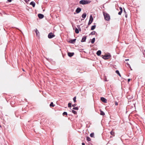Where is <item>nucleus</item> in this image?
I'll return each mask as SVG.
<instances>
[{"label":"nucleus","instance_id":"obj_24","mask_svg":"<svg viewBox=\"0 0 145 145\" xmlns=\"http://www.w3.org/2000/svg\"><path fill=\"white\" fill-rule=\"evenodd\" d=\"M90 136L91 137H94V133H92L90 134Z\"/></svg>","mask_w":145,"mask_h":145},{"label":"nucleus","instance_id":"obj_2","mask_svg":"<svg viewBox=\"0 0 145 145\" xmlns=\"http://www.w3.org/2000/svg\"><path fill=\"white\" fill-rule=\"evenodd\" d=\"M101 56H102V58L105 59H108L110 58V55H105L104 56L102 55Z\"/></svg>","mask_w":145,"mask_h":145},{"label":"nucleus","instance_id":"obj_46","mask_svg":"<svg viewBox=\"0 0 145 145\" xmlns=\"http://www.w3.org/2000/svg\"><path fill=\"white\" fill-rule=\"evenodd\" d=\"M83 20V19H81V20Z\"/></svg>","mask_w":145,"mask_h":145},{"label":"nucleus","instance_id":"obj_25","mask_svg":"<svg viewBox=\"0 0 145 145\" xmlns=\"http://www.w3.org/2000/svg\"><path fill=\"white\" fill-rule=\"evenodd\" d=\"M86 140L88 141H90L91 140V138L88 137H86Z\"/></svg>","mask_w":145,"mask_h":145},{"label":"nucleus","instance_id":"obj_8","mask_svg":"<svg viewBox=\"0 0 145 145\" xmlns=\"http://www.w3.org/2000/svg\"><path fill=\"white\" fill-rule=\"evenodd\" d=\"M76 40V39H71L69 41V42L70 43H71L73 44V43H74V42H75Z\"/></svg>","mask_w":145,"mask_h":145},{"label":"nucleus","instance_id":"obj_27","mask_svg":"<svg viewBox=\"0 0 145 145\" xmlns=\"http://www.w3.org/2000/svg\"><path fill=\"white\" fill-rule=\"evenodd\" d=\"M50 107H54V106L53 102H51L50 105Z\"/></svg>","mask_w":145,"mask_h":145},{"label":"nucleus","instance_id":"obj_28","mask_svg":"<svg viewBox=\"0 0 145 145\" xmlns=\"http://www.w3.org/2000/svg\"><path fill=\"white\" fill-rule=\"evenodd\" d=\"M76 96L74 97L73 98V100L74 102V103H75L76 101Z\"/></svg>","mask_w":145,"mask_h":145},{"label":"nucleus","instance_id":"obj_23","mask_svg":"<svg viewBox=\"0 0 145 145\" xmlns=\"http://www.w3.org/2000/svg\"><path fill=\"white\" fill-rule=\"evenodd\" d=\"M72 112L74 114H77V112L73 110H72Z\"/></svg>","mask_w":145,"mask_h":145},{"label":"nucleus","instance_id":"obj_45","mask_svg":"<svg viewBox=\"0 0 145 145\" xmlns=\"http://www.w3.org/2000/svg\"><path fill=\"white\" fill-rule=\"evenodd\" d=\"M23 71H24V69H23Z\"/></svg>","mask_w":145,"mask_h":145},{"label":"nucleus","instance_id":"obj_12","mask_svg":"<svg viewBox=\"0 0 145 145\" xmlns=\"http://www.w3.org/2000/svg\"><path fill=\"white\" fill-rule=\"evenodd\" d=\"M74 54L73 52L71 53L69 52L68 53V55L70 57H72L74 55Z\"/></svg>","mask_w":145,"mask_h":145},{"label":"nucleus","instance_id":"obj_37","mask_svg":"<svg viewBox=\"0 0 145 145\" xmlns=\"http://www.w3.org/2000/svg\"><path fill=\"white\" fill-rule=\"evenodd\" d=\"M123 12L125 13V14L127 13L126 12L125 10V9L124 8Z\"/></svg>","mask_w":145,"mask_h":145},{"label":"nucleus","instance_id":"obj_20","mask_svg":"<svg viewBox=\"0 0 145 145\" xmlns=\"http://www.w3.org/2000/svg\"><path fill=\"white\" fill-rule=\"evenodd\" d=\"M110 134L114 136V135H115V133H114V132L113 131H112L110 132Z\"/></svg>","mask_w":145,"mask_h":145},{"label":"nucleus","instance_id":"obj_38","mask_svg":"<svg viewBox=\"0 0 145 145\" xmlns=\"http://www.w3.org/2000/svg\"><path fill=\"white\" fill-rule=\"evenodd\" d=\"M127 13L125 14V16L126 18H127Z\"/></svg>","mask_w":145,"mask_h":145},{"label":"nucleus","instance_id":"obj_40","mask_svg":"<svg viewBox=\"0 0 145 145\" xmlns=\"http://www.w3.org/2000/svg\"><path fill=\"white\" fill-rule=\"evenodd\" d=\"M130 80H131L130 79H128V82H129L130 81Z\"/></svg>","mask_w":145,"mask_h":145},{"label":"nucleus","instance_id":"obj_4","mask_svg":"<svg viewBox=\"0 0 145 145\" xmlns=\"http://www.w3.org/2000/svg\"><path fill=\"white\" fill-rule=\"evenodd\" d=\"M88 3L86 0H82L80 1L79 2V3L80 4L85 5L88 4Z\"/></svg>","mask_w":145,"mask_h":145},{"label":"nucleus","instance_id":"obj_1","mask_svg":"<svg viewBox=\"0 0 145 145\" xmlns=\"http://www.w3.org/2000/svg\"><path fill=\"white\" fill-rule=\"evenodd\" d=\"M105 19L107 21H109L110 19V17L109 15L106 13L103 12Z\"/></svg>","mask_w":145,"mask_h":145},{"label":"nucleus","instance_id":"obj_3","mask_svg":"<svg viewBox=\"0 0 145 145\" xmlns=\"http://www.w3.org/2000/svg\"><path fill=\"white\" fill-rule=\"evenodd\" d=\"M55 37V35L52 32L49 33L48 35V37L49 39H52Z\"/></svg>","mask_w":145,"mask_h":145},{"label":"nucleus","instance_id":"obj_44","mask_svg":"<svg viewBox=\"0 0 145 145\" xmlns=\"http://www.w3.org/2000/svg\"><path fill=\"white\" fill-rule=\"evenodd\" d=\"M130 68V69H131V70H132V69L131 68H131Z\"/></svg>","mask_w":145,"mask_h":145},{"label":"nucleus","instance_id":"obj_26","mask_svg":"<svg viewBox=\"0 0 145 145\" xmlns=\"http://www.w3.org/2000/svg\"><path fill=\"white\" fill-rule=\"evenodd\" d=\"M78 107H74L73 108V110H78Z\"/></svg>","mask_w":145,"mask_h":145},{"label":"nucleus","instance_id":"obj_42","mask_svg":"<svg viewBox=\"0 0 145 145\" xmlns=\"http://www.w3.org/2000/svg\"><path fill=\"white\" fill-rule=\"evenodd\" d=\"M125 60L126 61H128L129 60V59H126Z\"/></svg>","mask_w":145,"mask_h":145},{"label":"nucleus","instance_id":"obj_35","mask_svg":"<svg viewBox=\"0 0 145 145\" xmlns=\"http://www.w3.org/2000/svg\"><path fill=\"white\" fill-rule=\"evenodd\" d=\"M115 104L116 105H118V103L117 102H115Z\"/></svg>","mask_w":145,"mask_h":145},{"label":"nucleus","instance_id":"obj_30","mask_svg":"<svg viewBox=\"0 0 145 145\" xmlns=\"http://www.w3.org/2000/svg\"><path fill=\"white\" fill-rule=\"evenodd\" d=\"M63 115H66L67 116V113L66 112H64L63 113Z\"/></svg>","mask_w":145,"mask_h":145},{"label":"nucleus","instance_id":"obj_16","mask_svg":"<svg viewBox=\"0 0 145 145\" xmlns=\"http://www.w3.org/2000/svg\"><path fill=\"white\" fill-rule=\"evenodd\" d=\"M86 16V14L85 13H84L82 15V16L84 19L85 18Z\"/></svg>","mask_w":145,"mask_h":145},{"label":"nucleus","instance_id":"obj_36","mask_svg":"<svg viewBox=\"0 0 145 145\" xmlns=\"http://www.w3.org/2000/svg\"><path fill=\"white\" fill-rule=\"evenodd\" d=\"M76 104H73V105H72V106L73 107H74L75 106H76Z\"/></svg>","mask_w":145,"mask_h":145},{"label":"nucleus","instance_id":"obj_34","mask_svg":"<svg viewBox=\"0 0 145 145\" xmlns=\"http://www.w3.org/2000/svg\"><path fill=\"white\" fill-rule=\"evenodd\" d=\"M120 11H123V9H122V8L121 7H120Z\"/></svg>","mask_w":145,"mask_h":145},{"label":"nucleus","instance_id":"obj_6","mask_svg":"<svg viewBox=\"0 0 145 145\" xmlns=\"http://www.w3.org/2000/svg\"><path fill=\"white\" fill-rule=\"evenodd\" d=\"M101 100L102 102H104V103H107V100L106 99H105V98L103 97H101Z\"/></svg>","mask_w":145,"mask_h":145},{"label":"nucleus","instance_id":"obj_14","mask_svg":"<svg viewBox=\"0 0 145 145\" xmlns=\"http://www.w3.org/2000/svg\"><path fill=\"white\" fill-rule=\"evenodd\" d=\"M101 50H99L97 52L96 54L97 55L99 56L101 55Z\"/></svg>","mask_w":145,"mask_h":145},{"label":"nucleus","instance_id":"obj_22","mask_svg":"<svg viewBox=\"0 0 145 145\" xmlns=\"http://www.w3.org/2000/svg\"><path fill=\"white\" fill-rule=\"evenodd\" d=\"M116 73L117 74L120 76H121L120 74L119 71L118 70H116Z\"/></svg>","mask_w":145,"mask_h":145},{"label":"nucleus","instance_id":"obj_19","mask_svg":"<svg viewBox=\"0 0 145 145\" xmlns=\"http://www.w3.org/2000/svg\"><path fill=\"white\" fill-rule=\"evenodd\" d=\"M96 27V25H93L91 28V30H93L94 29H95Z\"/></svg>","mask_w":145,"mask_h":145},{"label":"nucleus","instance_id":"obj_33","mask_svg":"<svg viewBox=\"0 0 145 145\" xmlns=\"http://www.w3.org/2000/svg\"><path fill=\"white\" fill-rule=\"evenodd\" d=\"M126 64L128 66H129V67H130V68H131V66L129 65V64L128 63H126Z\"/></svg>","mask_w":145,"mask_h":145},{"label":"nucleus","instance_id":"obj_11","mask_svg":"<svg viewBox=\"0 0 145 145\" xmlns=\"http://www.w3.org/2000/svg\"><path fill=\"white\" fill-rule=\"evenodd\" d=\"M86 37H87L85 36L83 37L81 40V42H85L86 39Z\"/></svg>","mask_w":145,"mask_h":145},{"label":"nucleus","instance_id":"obj_17","mask_svg":"<svg viewBox=\"0 0 145 145\" xmlns=\"http://www.w3.org/2000/svg\"><path fill=\"white\" fill-rule=\"evenodd\" d=\"M100 115H102V116H104V115H105V113L103 111H102L101 110H100Z\"/></svg>","mask_w":145,"mask_h":145},{"label":"nucleus","instance_id":"obj_43","mask_svg":"<svg viewBox=\"0 0 145 145\" xmlns=\"http://www.w3.org/2000/svg\"><path fill=\"white\" fill-rule=\"evenodd\" d=\"M78 29H78V30H79L80 31H81V29H80V28H78Z\"/></svg>","mask_w":145,"mask_h":145},{"label":"nucleus","instance_id":"obj_31","mask_svg":"<svg viewBox=\"0 0 145 145\" xmlns=\"http://www.w3.org/2000/svg\"><path fill=\"white\" fill-rule=\"evenodd\" d=\"M123 11H120L118 13V14L119 15H121V13H122Z\"/></svg>","mask_w":145,"mask_h":145},{"label":"nucleus","instance_id":"obj_13","mask_svg":"<svg viewBox=\"0 0 145 145\" xmlns=\"http://www.w3.org/2000/svg\"><path fill=\"white\" fill-rule=\"evenodd\" d=\"M30 5H32L33 7H35V3L33 1H32L30 3Z\"/></svg>","mask_w":145,"mask_h":145},{"label":"nucleus","instance_id":"obj_39","mask_svg":"<svg viewBox=\"0 0 145 145\" xmlns=\"http://www.w3.org/2000/svg\"><path fill=\"white\" fill-rule=\"evenodd\" d=\"M7 1L9 2H10L12 1V0H7Z\"/></svg>","mask_w":145,"mask_h":145},{"label":"nucleus","instance_id":"obj_32","mask_svg":"<svg viewBox=\"0 0 145 145\" xmlns=\"http://www.w3.org/2000/svg\"><path fill=\"white\" fill-rule=\"evenodd\" d=\"M25 1L26 3H27L30 0H24Z\"/></svg>","mask_w":145,"mask_h":145},{"label":"nucleus","instance_id":"obj_5","mask_svg":"<svg viewBox=\"0 0 145 145\" xmlns=\"http://www.w3.org/2000/svg\"><path fill=\"white\" fill-rule=\"evenodd\" d=\"M93 20V18L92 15H90V16L89 20L88 23V25H90L92 22Z\"/></svg>","mask_w":145,"mask_h":145},{"label":"nucleus","instance_id":"obj_10","mask_svg":"<svg viewBox=\"0 0 145 145\" xmlns=\"http://www.w3.org/2000/svg\"><path fill=\"white\" fill-rule=\"evenodd\" d=\"M35 30V32L36 33L37 36V37H39L40 35V34L39 31L37 29H36Z\"/></svg>","mask_w":145,"mask_h":145},{"label":"nucleus","instance_id":"obj_7","mask_svg":"<svg viewBox=\"0 0 145 145\" xmlns=\"http://www.w3.org/2000/svg\"><path fill=\"white\" fill-rule=\"evenodd\" d=\"M81 10V8L80 7H78L76 10V12L77 13H79Z\"/></svg>","mask_w":145,"mask_h":145},{"label":"nucleus","instance_id":"obj_21","mask_svg":"<svg viewBox=\"0 0 145 145\" xmlns=\"http://www.w3.org/2000/svg\"><path fill=\"white\" fill-rule=\"evenodd\" d=\"M75 32L76 33H79V30L76 28L75 29Z\"/></svg>","mask_w":145,"mask_h":145},{"label":"nucleus","instance_id":"obj_29","mask_svg":"<svg viewBox=\"0 0 145 145\" xmlns=\"http://www.w3.org/2000/svg\"><path fill=\"white\" fill-rule=\"evenodd\" d=\"M68 107H71V103H69L68 104Z\"/></svg>","mask_w":145,"mask_h":145},{"label":"nucleus","instance_id":"obj_41","mask_svg":"<svg viewBox=\"0 0 145 145\" xmlns=\"http://www.w3.org/2000/svg\"><path fill=\"white\" fill-rule=\"evenodd\" d=\"M85 144L84 143H82V145H85Z\"/></svg>","mask_w":145,"mask_h":145},{"label":"nucleus","instance_id":"obj_15","mask_svg":"<svg viewBox=\"0 0 145 145\" xmlns=\"http://www.w3.org/2000/svg\"><path fill=\"white\" fill-rule=\"evenodd\" d=\"M96 33L97 34V33L95 31H93L91 32L89 35H94Z\"/></svg>","mask_w":145,"mask_h":145},{"label":"nucleus","instance_id":"obj_9","mask_svg":"<svg viewBox=\"0 0 145 145\" xmlns=\"http://www.w3.org/2000/svg\"><path fill=\"white\" fill-rule=\"evenodd\" d=\"M38 16L39 18L40 19H42L44 17V15L41 14H39L38 15Z\"/></svg>","mask_w":145,"mask_h":145},{"label":"nucleus","instance_id":"obj_18","mask_svg":"<svg viewBox=\"0 0 145 145\" xmlns=\"http://www.w3.org/2000/svg\"><path fill=\"white\" fill-rule=\"evenodd\" d=\"M95 38H93L91 40V42L92 44H93L94 43L95 41Z\"/></svg>","mask_w":145,"mask_h":145}]
</instances>
